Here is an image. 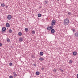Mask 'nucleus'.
Masks as SVG:
<instances>
[{
  "mask_svg": "<svg viewBox=\"0 0 78 78\" xmlns=\"http://www.w3.org/2000/svg\"><path fill=\"white\" fill-rule=\"evenodd\" d=\"M11 18H12V17L11 15H9L7 16V19L9 20H10V19H11Z\"/></svg>",
  "mask_w": 78,
  "mask_h": 78,
  "instance_id": "nucleus-3",
  "label": "nucleus"
},
{
  "mask_svg": "<svg viewBox=\"0 0 78 78\" xmlns=\"http://www.w3.org/2000/svg\"><path fill=\"white\" fill-rule=\"evenodd\" d=\"M69 20H65L64 21V24L65 26L69 24Z\"/></svg>",
  "mask_w": 78,
  "mask_h": 78,
  "instance_id": "nucleus-1",
  "label": "nucleus"
},
{
  "mask_svg": "<svg viewBox=\"0 0 78 78\" xmlns=\"http://www.w3.org/2000/svg\"><path fill=\"white\" fill-rule=\"evenodd\" d=\"M53 26L52 25L50 27V28H51V29H53Z\"/></svg>",
  "mask_w": 78,
  "mask_h": 78,
  "instance_id": "nucleus-20",
  "label": "nucleus"
},
{
  "mask_svg": "<svg viewBox=\"0 0 78 78\" xmlns=\"http://www.w3.org/2000/svg\"><path fill=\"white\" fill-rule=\"evenodd\" d=\"M72 31L73 32H75V29H73L72 30Z\"/></svg>",
  "mask_w": 78,
  "mask_h": 78,
  "instance_id": "nucleus-26",
  "label": "nucleus"
},
{
  "mask_svg": "<svg viewBox=\"0 0 78 78\" xmlns=\"http://www.w3.org/2000/svg\"><path fill=\"white\" fill-rule=\"evenodd\" d=\"M2 43H0V46H2Z\"/></svg>",
  "mask_w": 78,
  "mask_h": 78,
  "instance_id": "nucleus-31",
  "label": "nucleus"
},
{
  "mask_svg": "<svg viewBox=\"0 0 78 78\" xmlns=\"http://www.w3.org/2000/svg\"><path fill=\"white\" fill-rule=\"evenodd\" d=\"M32 34H35V31L33 30L32 32Z\"/></svg>",
  "mask_w": 78,
  "mask_h": 78,
  "instance_id": "nucleus-23",
  "label": "nucleus"
},
{
  "mask_svg": "<svg viewBox=\"0 0 78 78\" xmlns=\"http://www.w3.org/2000/svg\"><path fill=\"white\" fill-rule=\"evenodd\" d=\"M6 26L7 27L9 28V27H10V25H9V23H6Z\"/></svg>",
  "mask_w": 78,
  "mask_h": 78,
  "instance_id": "nucleus-4",
  "label": "nucleus"
},
{
  "mask_svg": "<svg viewBox=\"0 0 78 78\" xmlns=\"http://www.w3.org/2000/svg\"><path fill=\"white\" fill-rule=\"evenodd\" d=\"M65 20H67V19H66Z\"/></svg>",
  "mask_w": 78,
  "mask_h": 78,
  "instance_id": "nucleus-37",
  "label": "nucleus"
},
{
  "mask_svg": "<svg viewBox=\"0 0 78 78\" xmlns=\"http://www.w3.org/2000/svg\"><path fill=\"white\" fill-rule=\"evenodd\" d=\"M67 14H68L69 15H70L71 14V12H67Z\"/></svg>",
  "mask_w": 78,
  "mask_h": 78,
  "instance_id": "nucleus-25",
  "label": "nucleus"
},
{
  "mask_svg": "<svg viewBox=\"0 0 78 78\" xmlns=\"http://www.w3.org/2000/svg\"><path fill=\"white\" fill-rule=\"evenodd\" d=\"M61 72H64V71L62 69H61Z\"/></svg>",
  "mask_w": 78,
  "mask_h": 78,
  "instance_id": "nucleus-30",
  "label": "nucleus"
},
{
  "mask_svg": "<svg viewBox=\"0 0 78 78\" xmlns=\"http://www.w3.org/2000/svg\"><path fill=\"white\" fill-rule=\"evenodd\" d=\"M9 33H12V30L11 29H10L9 30Z\"/></svg>",
  "mask_w": 78,
  "mask_h": 78,
  "instance_id": "nucleus-22",
  "label": "nucleus"
},
{
  "mask_svg": "<svg viewBox=\"0 0 78 78\" xmlns=\"http://www.w3.org/2000/svg\"><path fill=\"white\" fill-rule=\"evenodd\" d=\"M54 72H56V69H54V70H53Z\"/></svg>",
  "mask_w": 78,
  "mask_h": 78,
  "instance_id": "nucleus-29",
  "label": "nucleus"
},
{
  "mask_svg": "<svg viewBox=\"0 0 78 78\" xmlns=\"http://www.w3.org/2000/svg\"><path fill=\"white\" fill-rule=\"evenodd\" d=\"M56 23V20H53L51 21V25L53 26H54Z\"/></svg>",
  "mask_w": 78,
  "mask_h": 78,
  "instance_id": "nucleus-2",
  "label": "nucleus"
},
{
  "mask_svg": "<svg viewBox=\"0 0 78 78\" xmlns=\"http://www.w3.org/2000/svg\"><path fill=\"white\" fill-rule=\"evenodd\" d=\"M47 2H48V1H44L45 4H47Z\"/></svg>",
  "mask_w": 78,
  "mask_h": 78,
  "instance_id": "nucleus-24",
  "label": "nucleus"
},
{
  "mask_svg": "<svg viewBox=\"0 0 78 78\" xmlns=\"http://www.w3.org/2000/svg\"><path fill=\"white\" fill-rule=\"evenodd\" d=\"M19 41L20 42H22V41H23V38L22 37H20L19 38Z\"/></svg>",
  "mask_w": 78,
  "mask_h": 78,
  "instance_id": "nucleus-8",
  "label": "nucleus"
},
{
  "mask_svg": "<svg viewBox=\"0 0 78 78\" xmlns=\"http://www.w3.org/2000/svg\"><path fill=\"white\" fill-rule=\"evenodd\" d=\"M9 78H13L12 76H9Z\"/></svg>",
  "mask_w": 78,
  "mask_h": 78,
  "instance_id": "nucleus-27",
  "label": "nucleus"
},
{
  "mask_svg": "<svg viewBox=\"0 0 78 78\" xmlns=\"http://www.w3.org/2000/svg\"><path fill=\"white\" fill-rule=\"evenodd\" d=\"M36 74L37 75H39L40 74V73L38 71L36 72Z\"/></svg>",
  "mask_w": 78,
  "mask_h": 78,
  "instance_id": "nucleus-13",
  "label": "nucleus"
},
{
  "mask_svg": "<svg viewBox=\"0 0 78 78\" xmlns=\"http://www.w3.org/2000/svg\"><path fill=\"white\" fill-rule=\"evenodd\" d=\"M36 65H35V66H36Z\"/></svg>",
  "mask_w": 78,
  "mask_h": 78,
  "instance_id": "nucleus-38",
  "label": "nucleus"
},
{
  "mask_svg": "<svg viewBox=\"0 0 78 78\" xmlns=\"http://www.w3.org/2000/svg\"><path fill=\"white\" fill-rule=\"evenodd\" d=\"M69 63H72V61L71 60H70L69 61Z\"/></svg>",
  "mask_w": 78,
  "mask_h": 78,
  "instance_id": "nucleus-28",
  "label": "nucleus"
},
{
  "mask_svg": "<svg viewBox=\"0 0 78 78\" xmlns=\"http://www.w3.org/2000/svg\"><path fill=\"white\" fill-rule=\"evenodd\" d=\"M38 17H41V14L39 13L38 14Z\"/></svg>",
  "mask_w": 78,
  "mask_h": 78,
  "instance_id": "nucleus-16",
  "label": "nucleus"
},
{
  "mask_svg": "<svg viewBox=\"0 0 78 78\" xmlns=\"http://www.w3.org/2000/svg\"><path fill=\"white\" fill-rule=\"evenodd\" d=\"M47 29L49 31H50V30H51V29L50 28V27L48 26L47 27Z\"/></svg>",
  "mask_w": 78,
  "mask_h": 78,
  "instance_id": "nucleus-10",
  "label": "nucleus"
},
{
  "mask_svg": "<svg viewBox=\"0 0 78 78\" xmlns=\"http://www.w3.org/2000/svg\"><path fill=\"white\" fill-rule=\"evenodd\" d=\"M44 55V53H43V52H41L40 53V56H42Z\"/></svg>",
  "mask_w": 78,
  "mask_h": 78,
  "instance_id": "nucleus-12",
  "label": "nucleus"
},
{
  "mask_svg": "<svg viewBox=\"0 0 78 78\" xmlns=\"http://www.w3.org/2000/svg\"><path fill=\"white\" fill-rule=\"evenodd\" d=\"M25 30L26 31V32H28V28H26L25 29Z\"/></svg>",
  "mask_w": 78,
  "mask_h": 78,
  "instance_id": "nucleus-14",
  "label": "nucleus"
},
{
  "mask_svg": "<svg viewBox=\"0 0 78 78\" xmlns=\"http://www.w3.org/2000/svg\"><path fill=\"white\" fill-rule=\"evenodd\" d=\"M6 27H3L2 28V30L3 31H6Z\"/></svg>",
  "mask_w": 78,
  "mask_h": 78,
  "instance_id": "nucleus-5",
  "label": "nucleus"
},
{
  "mask_svg": "<svg viewBox=\"0 0 78 78\" xmlns=\"http://www.w3.org/2000/svg\"><path fill=\"white\" fill-rule=\"evenodd\" d=\"M39 60H40V61H43V60H44V58H42L40 57L39 58Z\"/></svg>",
  "mask_w": 78,
  "mask_h": 78,
  "instance_id": "nucleus-17",
  "label": "nucleus"
},
{
  "mask_svg": "<svg viewBox=\"0 0 78 78\" xmlns=\"http://www.w3.org/2000/svg\"><path fill=\"white\" fill-rule=\"evenodd\" d=\"M1 6H2V7H4L5 6V5L4 3L3 4H1Z\"/></svg>",
  "mask_w": 78,
  "mask_h": 78,
  "instance_id": "nucleus-18",
  "label": "nucleus"
},
{
  "mask_svg": "<svg viewBox=\"0 0 78 78\" xmlns=\"http://www.w3.org/2000/svg\"><path fill=\"white\" fill-rule=\"evenodd\" d=\"M57 0V1H59V0Z\"/></svg>",
  "mask_w": 78,
  "mask_h": 78,
  "instance_id": "nucleus-36",
  "label": "nucleus"
},
{
  "mask_svg": "<svg viewBox=\"0 0 78 78\" xmlns=\"http://www.w3.org/2000/svg\"><path fill=\"white\" fill-rule=\"evenodd\" d=\"M13 73L14 75V76L15 77H16V76H17V74H16V72H13Z\"/></svg>",
  "mask_w": 78,
  "mask_h": 78,
  "instance_id": "nucleus-11",
  "label": "nucleus"
},
{
  "mask_svg": "<svg viewBox=\"0 0 78 78\" xmlns=\"http://www.w3.org/2000/svg\"><path fill=\"white\" fill-rule=\"evenodd\" d=\"M77 54V52H76V51H74L73 53V55L74 56H76V55Z\"/></svg>",
  "mask_w": 78,
  "mask_h": 78,
  "instance_id": "nucleus-7",
  "label": "nucleus"
},
{
  "mask_svg": "<svg viewBox=\"0 0 78 78\" xmlns=\"http://www.w3.org/2000/svg\"><path fill=\"white\" fill-rule=\"evenodd\" d=\"M9 66H12V62L10 63H9Z\"/></svg>",
  "mask_w": 78,
  "mask_h": 78,
  "instance_id": "nucleus-21",
  "label": "nucleus"
},
{
  "mask_svg": "<svg viewBox=\"0 0 78 78\" xmlns=\"http://www.w3.org/2000/svg\"><path fill=\"white\" fill-rule=\"evenodd\" d=\"M51 33H52V34H54V33H55V29H52L51 30Z\"/></svg>",
  "mask_w": 78,
  "mask_h": 78,
  "instance_id": "nucleus-6",
  "label": "nucleus"
},
{
  "mask_svg": "<svg viewBox=\"0 0 78 78\" xmlns=\"http://www.w3.org/2000/svg\"><path fill=\"white\" fill-rule=\"evenodd\" d=\"M7 41L8 42H10V40L9 38H8L7 39Z\"/></svg>",
  "mask_w": 78,
  "mask_h": 78,
  "instance_id": "nucleus-19",
  "label": "nucleus"
},
{
  "mask_svg": "<svg viewBox=\"0 0 78 78\" xmlns=\"http://www.w3.org/2000/svg\"><path fill=\"white\" fill-rule=\"evenodd\" d=\"M41 69H42V70H44V68H41Z\"/></svg>",
  "mask_w": 78,
  "mask_h": 78,
  "instance_id": "nucleus-32",
  "label": "nucleus"
},
{
  "mask_svg": "<svg viewBox=\"0 0 78 78\" xmlns=\"http://www.w3.org/2000/svg\"><path fill=\"white\" fill-rule=\"evenodd\" d=\"M39 8L40 9V8H41V7H39Z\"/></svg>",
  "mask_w": 78,
  "mask_h": 78,
  "instance_id": "nucleus-35",
  "label": "nucleus"
},
{
  "mask_svg": "<svg viewBox=\"0 0 78 78\" xmlns=\"http://www.w3.org/2000/svg\"><path fill=\"white\" fill-rule=\"evenodd\" d=\"M74 35H75V36H76V37H78V33L76 32V33H75L74 34Z\"/></svg>",
  "mask_w": 78,
  "mask_h": 78,
  "instance_id": "nucleus-9",
  "label": "nucleus"
},
{
  "mask_svg": "<svg viewBox=\"0 0 78 78\" xmlns=\"http://www.w3.org/2000/svg\"><path fill=\"white\" fill-rule=\"evenodd\" d=\"M5 7H6V8H8V6H7V5H6V6H5Z\"/></svg>",
  "mask_w": 78,
  "mask_h": 78,
  "instance_id": "nucleus-33",
  "label": "nucleus"
},
{
  "mask_svg": "<svg viewBox=\"0 0 78 78\" xmlns=\"http://www.w3.org/2000/svg\"><path fill=\"white\" fill-rule=\"evenodd\" d=\"M18 34L19 36H22V34L21 32H19L18 33Z\"/></svg>",
  "mask_w": 78,
  "mask_h": 78,
  "instance_id": "nucleus-15",
  "label": "nucleus"
},
{
  "mask_svg": "<svg viewBox=\"0 0 78 78\" xmlns=\"http://www.w3.org/2000/svg\"><path fill=\"white\" fill-rule=\"evenodd\" d=\"M77 78H78V74L77 75Z\"/></svg>",
  "mask_w": 78,
  "mask_h": 78,
  "instance_id": "nucleus-34",
  "label": "nucleus"
}]
</instances>
